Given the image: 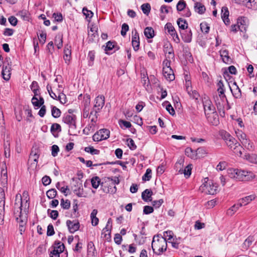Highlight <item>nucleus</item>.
Wrapping results in <instances>:
<instances>
[{
    "instance_id": "obj_60",
    "label": "nucleus",
    "mask_w": 257,
    "mask_h": 257,
    "mask_svg": "<svg viewBox=\"0 0 257 257\" xmlns=\"http://www.w3.org/2000/svg\"><path fill=\"white\" fill-rule=\"evenodd\" d=\"M84 106L86 108H88L90 103V96L89 95L86 94L84 95L83 98Z\"/></svg>"
},
{
    "instance_id": "obj_25",
    "label": "nucleus",
    "mask_w": 257,
    "mask_h": 257,
    "mask_svg": "<svg viewBox=\"0 0 257 257\" xmlns=\"http://www.w3.org/2000/svg\"><path fill=\"white\" fill-rule=\"evenodd\" d=\"M194 10L198 14L203 15L206 11V8L202 4L197 2L194 5Z\"/></svg>"
},
{
    "instance_id": "obj_23",
    "label": "nucleus",
    "mask_w": 257,
    "mask_h": 257,
    "mask_svg": "<svg viewBox=\"0 0 257 257\" xmlns=\"http://www.w3.org/2000/svg\"><path fill=\"white\" fill-rule=\"evenodd\" d=\"M255 198V195L254 194L250 195L242 198L238 200V203L241 207L245 206L249 204L251 201L254 200Z\"/></svg>"
},
{
    "instance_id": "obj_37",
    "label": "nucleus",
    "mask_w": 257,
    "mask_h": 257,
    "mask_svg": "<svg viewBox=\"0 0 257 257\" xmlns=\"http://www.w3.org/2000/svg\"><path fill=\"white\" fill-rule=\"evenodd\" d=\"M5 202H0V224H4V216L5 212Z\"/></svg>"
},
{
    "instance_id": "obj_55",
    "label": "nucleus",
    "mask_w": 257,
    "mask_h": 257,
    "mask_svg": "<svg viewBox=\"0 0 257 257\" xmlns=\"http://www.w3.org/2000/svg\"><path fill=\"white\" fill-rule=\"evenodd\" d=\"M254 241V238L253 236H248L244 241L243 243V245L245 246V248H247Z\"/></svg>"
},
{
    "instance_id": "obj_62",
    "label": "nucleus",
    "mask_w": 257,
    "mask_h": 257,
    "mask_svg": "<svg viewBox=\"0 0 257 257\" xmlns=\"http://www.w3.org/2000/svg\"><path fill=\"white\" fill-rule=\"evenodd\" d=\"M152 170L150 169H148L146 173L143 176V180L144 181H149L151 178Z\"/></svg>"
},
{
    "instance_id": "obj_3",
    "label": "nucleus",
    "mask_w": 257,
    "mask_h": 257,
    "mask_svg": "<svg viewBox=\"0 0 257 257\" xmlns=\"http://www.w3.org/2000/svg\"><path fill=\"white\" fill-rule=\"evenodd\" d=\"M152 247L154 252L157 255H161L167 248L166 238L160 235H155L152 242Z\"/></svg>"
},
{
    "instance_id": "obj_5",
    "label": "nucleus",
    "mask_w": 257,
    "mask_h": 257,
    "mask_svg": "<svg viewBox=\"0 0 257 257\" xmlns=\"http://www.w3.org/2000/svg\"><path fill=\"white\" fill-rule=\"evenodd\" d=\"M1 184L2 187H0V202H5V191L7 189L8 174L6 168H2L1 170Z\"/></svg>"
},
{
    "instance_id": "obj_45",
    "label": "nucleus",
    "mask_w": 257,
    "mask_h": 257,
    "mask_svg": "<svg viewBox=\"0 0 257 257\" xmlns=\"http://www.w3.org/2000/svg\"><path fill=\"white\" fill-rule=\"evenodd\" d=\"M52 115L55 118L59 117L61 115L60 110L56 106H53L52 108Z\"/></svg>"
},
{
    "instance_id": "obj_32",
    "label": "nucleus",
    "mask_w": 257,
    "mask_h": 257,
    "mask_svg": "<svg viewBox=\"0 0 257 257\" xmlns=\"http://www.w3.org/2000/svg\"><path fill=\"white\" fill-rule=\"evenodd\" d=\"M144 35L148 39H151L154 37V31L151 27H147L144 30Z\"/></svg>"
},
{
    "instance_id": "obj_7",
    "label": "nucleus",
    "mask_w": 257,
    "mask_h": 257,
    "mask_svg": "<svg viewBox=\"0 0 257 257\" xmlns=\"http://www.w3.org/2000/svg\"><path fill=\"white\" fill-rule=\"evenodd\" d=\"M92 17H86V21L88 22V28L89 29L88 31V35L89 37V41H93L96 39L98 36V27L96 24H92L91 23V19Z\"/></svg>"
},
{
    "instance_id": "obj_50",
    "label": "nucleus",
    "mask_w": 257,
    "mask_h": 257,
    "mask_svg": "<svg viewBox=\"0 0 257 257\" xmlns=\"http://www.w3.org/2000/svg\"><path fill=\"white\" fill-rule=\"evenodd\" d=\"M38 88V83L36 81H33L31 85V88L34 94H40Z\"/></svg>"
},
{
    "instance_id": "obj_54",
    "label": "nucleus",
    "mask_w": 257,
    "mask_h": 257,
    "mask_svg": "<svg viewBox=\"0 0 257 257\" xmlns=\"http://www.w3.org/2000/svg\"><path fill=\"white\" fill-rule=\"evenodd\" d=\"M173 232L172 231L168 230L164 232L163 237L166 238V240L167 238L168 237V240H171L173 238Z\"/></svg>"
},
{
    "instance_id": "obj_41",
    "label": "nucleus",
    "mask_w": 257,
    "mask_h": 257,
    "mask_svg": "<svg viewBox=\"0 0 257 257\" xmlns=\"http://www.w3.org/2000/svg\"><path fill=\"white\" fill-rule=\"evenodd\" d=\"M62 90H60V93L58 94L57 99L62 104H65L67 102L66 96L65 94L63 93Z\"/></svg>"
},
{
    "instance_id": "obj_40",
    "label": "nucleus",
    "mask_w": 257,
    "mask_h": 257,
    "mask_svg": "<svg viewBox=\"0 0 257 257\" xmlns=\"http://www.w3.org/2000/svg\"><path fill=\"white\" fill-rule=\"evenodd\" d=\"M111 218H109L108 219V221L107 222L105 227L102 230V234L105 233V235H106V232H107L108 234H110V229L111 227Z\"/></svg>"
},
{
    "instance_id": "obj_52",
    "label": "nucleus",
    "mask_w": 257,
    "mask_h": 257,
    "mask_svg": "<svg viewBox=\"0 0 257 257\" xmlns=\"http://www.w3.org/2000/svg\"><path fill=\"white\" fill-rule=\"evenodd\" d=\"M62 37L61 35H58L55 38V43L58 49H60L62 46Z\"/></svg>"
},
{
    "instance_id": "obj_48",
    "label": "nucleus",
    "mask_w": 257,
    "mask_h": 257,
    "mask_svg": "<svg viewBox=\"0 0 257 257\" xmlns=\"http://www.w3.org/2000/svg\"><path fill=\"white\" fill-rule=\"evenodd\" d=\"M96 113L94 112L93 114V111H91L89 116V118L90 119L91 122H92V124H90V127L94 126V123H95L97 119V116H96Z\"/></svg>"
},
{
    "instance_id": "obj_24",
    "label": "nucleus",
    "mask_w": 257,
    "mask_h": 257,
    "mask_svg": "<svg viewBox=\"0 0 257 257\" xmlns=\"http://www.w3.org/2000/svg\"><path fill=\"white\" fill-rule=\"evenodd\" d=\"M164 52L166 57L169 59H173L174 54L173 49L170 44H166L164 46Z\"/></svg>"
},
{
    "instance_id": "obj_28",
    "label": "nucleus",
    "mask_w": 257,
    "mask_h": 257,
    "mask_svg": "<svg viewBox=\"0 0 257 257\" xmlns=\"http://www.w3.org/2000/svg\"><path fill=\"white\" fill-rule=\"evenodd\" d=\"M204 110H209L215 108L211 101L208 98L204 97L203 99Z\"/></svg>"
},
{
    "instance_id": "obj_22",
    "label": "nucleus",
    "mask_w": 257,
    "mask_h": 257,
    "mask_svg": "<svg viewBox=\"0 0 257 257\" xmlns=\"http://www.w3.org/2000/svg\"><path fill=\"white\" fill-rule=\"evenodd\" d=\"M230 91L235 98H240L241 97V92L240 88L236 82H234L231 86H230Z\"/></svg>"
},
{
    "instance_id": "obj_59",
    "label": "nucleus",
    "mask_w": 257,
    "mask_h": 257,
    "mask_svg": "<svg viewBox=\"0 0 257 257\" xmlns=\"http://www.w3.org/2000/svg\"><path fill=\"white\" fill-rule=\"evenodd\" d=\"M61 206L65 209H67L70 207V202L68 200H64L63 199L61 200Z\"/></svg>"
},
{
    "instance_id": "obj_31",
    "label": "nucleus",
    "mask_w": 257,
    "mask_h": 257,
    "mask_svg": "<svg viewBox=\"0 0 257 257\" xmlns=\"http://www.w3.org/2000/svg\"><path fill=\"white\" fill-rule=\"evenodd\" d=\"M182 38L186 43H190L192 40V32L191 30L186 31L182 34Z\"/></svg>"
},
{
    "instance_id": "obj_6",
    "label": "nucleus",
    "mask_w": 257,
    "mask_h": 257,
    "mask_svg": "<svg viewBox=\"0 0 257 257\" xmlns=\"http://www.w3.org/2000/svg\"><path fill=\"white\" fill-rule=\"evenodd\" d=\"M76 120L75 115L71 114L70 112L69 113L65 114L62 118V121L69 126V131L73 133L76 128Z\"/></svg>"
},
{
    "instance_id": "obj_49",
    "label": "nucleus",
    "mask_w": 257,
    "mask_h": 257,
    "mask_svg": "<svg viewBox=\"0 0 257 257\" xmlns=\"http://www.w3.org/2000/svg\"><path fill=\"white\" fill-rule=\"evenodd\" d=\"M46 195L49 199H53L57 195V191L55 189H50L47 191Z\"/></svg>"
},
{
    "instance_id": "obj_17",
    "label": "nucleus",
    "mask_w": 257,
    "mask_h": 257,
    "mask_svg": "<svg viewBox=\"0 0 257 257\" xmlns=\"http://www.w3.org/2000/svg\"><path fill=\"white\" fill-rule=\"evenodd\" d=\"M32 103L35 107H40L44 103L43 98L40 95V94H34L32 99Z\"/></svg>"
},
{
    "instance_id": "obj_20",
    "label": "nucleus",
    "mask_w": 257,
    "mask_h": 257,
    "mask_svg": "<svg viewBox=\"0 0 257 257\" xmlns=\"http://www.w3.org/2000/svg\"><path fill=\"white\" fill-rule=\"evenodd\" d=\"M208 122L213 125H217L219 123V118L217 112L210 113L205 115Z\"/></svg>"
},
{
    "instance_id": "obj_9",
    "label": "nucleus",
    "mask_w": 257,
    "mask_h": 257,
    "mask_svg": "<svg viewBox=\"0 0 257 257\" xmlns=\"http://www.w3.org/2000/svg\"><path fill=\"white\" fill-rule=\"evenodd\" d=\"M236 136L243 146L248 150L252 149V144L246 138V135L241 131L238 130L236 132Z\"/></svg>"
},
{
    "instance_id": "obj_63",
    "label": "nucleus",
    "mask_w": 257,
    "mask_h": 257,
    "mask_svg": "<svg viewBox=\"0 0 257 257\" xmlns=\"http://www.w3.org/2000/svg\"><path fill=\"white\" fill-rule=\"evenodd\" d=\"M59 152V148L57 145H54L51 147V154L53 157L57 156Z\"/></svg>"
},
{
    "instance_id": "obj_11",
    "label": "nucleus",
    "mask_w": 257,
    "mask_h": 257,
    "mask_svg": "<svg viewBox=\"0 0 257 257\" xmlns=\"http://www.w3.org/2000/svg\"><path fill=\"white\" fill-rule=\"evenodd\" d=\"M65 246L63 243L59 241H55L53 249L50 252V257H60V253L63 252Z\"/></svg>"
},
{
    "instance_id": "obj_33",
    "label": "nucleus",
    "mask_w": 257,
    "mask_h": 257,
    "mask_svg": "<svg viewBox=\"0 0 257 257\" xmlns=\"http://www.w3.org/2000/svg\"><path fill=\"white\" fill-rule=\"evenodd\" d=\"M240 207H241V206L239 205L238 203L233 205L227 210V214L229 216L233 215Z\"/></svg>"
},
{
    "instance_id": "obj_64",
    "label": "nucleus",
    "mask_w": 257,
    "mask_h": 257,
    "mask_svg": "<svg viewBox=\"0 0 257 257\" xmlns=\"http://www.w3.org/2000/svg\"><path fill=\"white\" fill-rule=\"evenodd\" d=\"M119 124L121 127L124 128H130L132 126V124L130 122L125 121L123 120H120L119 121Z\"/></svg>"
},
{
    "instance_id": "obj_51",
    "label": "nucleus",
    "mask_w": 257,
    "mask_h": 257,
    "mask_svg": "<svg viewBox=\"0 0 257 257\" xmlns=\"http://www.w3.org/2000/svg\"><path fill=\"white\" fill-rule=\"evenodd\" d=\"M104 191L107 193L114 194L116 191V187H115V186H114L112 184H111L107 187V190H106V188L104 189Z\"/></svg>"
},
{
    "instance_id": "obj_27",
    "label": "nucleus",
    "mask_w": 257,
    "mask_h": 257,
    "mask_svg": "<svg viewBox=\"0 0 257 257\" xmlns=\"http://www.w3.org/2000/svg\"><path fill=\"white\" fill-rule=\"evenodd\" d=\"M132 46L135 51L138 50L140 46L139 36L138 33L136 34L132 37Z\"/></svg>"
},
{
    "instance_id": "obj_38",
    "label": "nucleus",
    "mask_w": 257,
    "mask_h": 257,
    "mask_svg": "<svg viewBox=\"0 0 257 257\" xmlns=\"http://www.w3.org/2000/svg\"><path fill=\"white\" fill-rule=\"evenodd\" d=\"M246 6L253 10L257 9V0H247Z\"/></svg>"
},
{
    "instance_id": "obj_35",
    "label": "nucleus",
    "mask_w": 257,
    "mask_h": 257,
    "mask_svg": "<svg viewBox=\"0 0 257 257\" xmlns=\"http://www.w3.org/2000/svg\"><path fill=\"white\" fill-rule=\"evenodd\" d=\"M191 165H187L184 169L180 171V174H184L185 176L189 177L191 174Z\"/></svg>"
},
{
    "instance_id": "obj_15",
    "label": "nucleus",
    "mask_w": 257,
    "mask_h": 257,
    "mask_svg": "<svg viewBox=\"0 0 257 257\" xmlns=\"http://www.w3.org/2000/svg\"><path fill=\"white\" fill-rule=\"evenodd\" d=\"M38 151L35 149L34 151L32 150L30 156L29 161L31 162V167L36 168L38 163V160L39 157Z\"/></svg>"
},
{
    "instance_id": "obj_58",
    "label": "nucleus",
    "mask_w": 257,
    "mask_h": 257,
    "mask_svg": "<svg viewBox=\"0 0 257 257\" xmlns=\"http://www.w3.org/2000/svg\"><path fill=\"white\" fill-rule=\"evenodd\" d=\"M200 29L202 32L207 33L209 31V26L205 22H202L200 24Z\"/></svg>"
},
{
    "instance_id": "obj_19",
    "label": "nucleus",
    "mask_w": 257,
    "mask_h": 257,
    "mask_svg": "<svg viewBox=\"0 0 257 257\" xmlns=\"http://www.w3.org/2000/svg\"><path fill=\"white\" fill-rule=\"evenodd\" d=\"M66 224L69 229V231L71 233H74L79 228L80 225L79 223L77 221H71L67 220Z\"/></svg>"
},
{
    "instance_id": "obj_1",
    "label": "nucleus",
    "mask_w": 257,
    "mask_h": 257,
    "mask_svg": "<svg viewBox=\"0 0 257 257\" xmlns=\"http://www.w3.org/2000/svg\"><path fill=\"white\" fill-rule=\"evenodd\" d=\"M29 194L27 191H24L22 196L19 193L16 195L14 215L19 224V229L21 234L25 230L27 222L26 212L29 207Z\"/></svg>"
},
{
    "instance_id": "obj_56",
    "label": "nucleus",
    "mask_w": 257,
    "mask_h": 257,
    "mask_svg": "<svg viewBox=\"0 0 257 257\" xmlns=\"http://www.w3.org/2000/svg\"><path fill=\"white\" fill-rule=\"evenodd\" d=\"M115 44L114 42L108 41L106 43V47L105 50L106 51V53H107L108 51L112 50L113 48H115Z\"/></svg>"
},
{
    "instance_id": "obj_34",
    "label": "nucleus",
    "mask_w": 257,
    "mask_h": 257,
    "mask_svg": "<svg viewBox=\"0 0 257 257\" xmlns=\"http://www.w3.org/2000/svg\"><path fill=\"white\" fill-rule=\"evenodd\" d=\"M3 77L5 80H9L10 78V68L6 66L5 67H3L2 72Z\"/></svg>"
},
{
    "instance_id": "obj_44",
    "label": "nucleus",
    "mask_w": 257,
    "mask_h": 257,
    "mask_svg": "<svg viewBox=\"0 0 257 257\" xmlns=\"http://www.w3.org/2000/svg\"><path fill=\"white\" fill-rule=\"evenodd\" d=\"M37 35L40 43L44 44L46 39V33L43 31H41L40 33H37Z\"/></svg>"
},
{
    "instance_id": "obj_43",
    "label": "nucleus",
    "mask_w": 257,
    "mask_h": 257,
    "mask_svg": "<svg viewBox=\"0 0 257 257\" xmlns=\"http://www.w3.org/2000/svg\"><path fill=\"white\" fill-rule=\"evenodd\" d=\"M84 151L87 152L89 153L92 155H97L99 153V151L96 149H95L93 147H85L84 149Z\"/></svg>"
},
{
    "instance_id": "obj_30",
    "label": "nucleus",
    "mask_w": 257,
    "mask_h": 257,
    "mask_svg": "<svg viewBox=\"0 0 257 257\" xmlns=\"http://www.w3.org/2000/svg\"><path fill=\"white\" fill-rule=\"evenodd\" d=\"M185 154L189 157L192 159H197V156L196 153V150L194 151L191 148H187L185 149Z\"/></svg>"
},
{
    "instance_id": "obj_21",
    "label": "nucleus",
    "mask_w": 257,
    "mask_h": 257,
    "mask_svg": "<svg viewBox=\"0 0 257 257\" xmlns=\"http://www.w3.org/2000/svg\"><path fill=\"white\" fill-rule=\"evenodd\" d=\"M164 77L168 81H171L175 79L174 72L171 68L167 67L163 70Z\"/></svg>"
},
{
    "instance_id": "obj_46",
    "label": "nucleus",
    "mask_w": 257,
    "mask_h": 257,
    "mask_svg": "<svg viewBox=\"0 0 257 257\" xmlns=\"http://www.w3.org/2000/svg\"><path fill=\"white\" fill-rule=\"evenodd\" d=\"M184 160L180 159L175 164V168L176 171L180 173V171L183 169Z\"/></svg>"
},
{
    "instance_id": "obj_42",
    "label": "nucleus",
    "mask_w": 257,
    "mask_h": 257,
    "mask_svg": "<svg viewBox=\"0 0 257 257\" xmlns=\"http://www.w3.org/2000/svg\"><path fill=\"white\" fill-rule=\"evenodd\" d=\"M141 9L145 15H148L150 12L151 6L149 4H144L142 5Z\"/></svg>"
},
{
    "instance_id": "obj_61",
    "label": "nucleus",
    "mask_w": 257,
    "mask_h": 257,
    "mask_svg": "<svg viewBox=\"0 0 257 257\" xmlns=\"http://www.w3.org/2000/svg\"><path fill=\"white\" fill-rule=\"evenodd\" d=\"M126 142L127 143V146L130 148V149L134 150L136 149L137 146L133 139L131 138L127 139Z\"/></svg>"
},
{
    "instance_id": "obj_18",
    "label": "nucleus",
    "mask_w": 257,
    "mask_h": 257,
    "mask_svg": "<svg viewBox=\"0 0 257 257\" xmlns=\"http://www.w3.org/2000/svg\"><path fill=\"white\" fill-rule=\"evenodd\" d=\"M74 194L78 197H85L86 195L84 193L82 185L80 183H77L73 188Z\"/></svg>"
},
{
    "instance_id": "obj_8",
    "label": "nucleus",
    "mask_w": 257,
    "mask_h": 257,
    "mask_svg": "<svg viewBox=\"0 0 257 257\" xmlns=\"http://www.w3.org/2000/svg\"><path fill=\"white\" fill-rule=\"evenodd\" d=\"M215 105L217 109L222 116L225 115L224 107L225 105L227 104L228 101L226 98H221L220 97H214Z\"/></svg>"
},
{
    "instance_id": "obj_29",
    "label": "nucleus",
    "mask_w": 257,
    "mask_h": 257,
    "mask_svg": "<svg viewBox=\"0 0 257 257\" xmlns=\"http://www.w3.org/2000/svg\"><path fill=\"white\" fill-rule=\"evenodd\" d=\"M153 192L150 189H146L142 192V197L145 201H151Z\"/></svg>"
},
{
    "instance_id": "obj_39",
    "label": "nucleus",
    "mask_w": 257,
    "mask_h": 257,
    "mask_svg": "<svg viewBox=\"0 0 257 257\" xmlns=\"http://www.w3.org/2000/svg\"><path fill=\"white\" fill-rule=\"evenodd\" d=\"M100 182V179L98 177H93L91 180L92 186L95 189H97L98 187Z\"/></svg>"
},
{
    "instance_id": "obj_53",
    "label": "nucleus",
    "mask_w": 257,
    "mask_h": 257,
    "mask_svg": "<svg viewBox=\"0 0 257 257\" xmlns=\"http://www.w3.org/2000/svg\"><path fill=\"white\" fill-rule=\"evenodd\" d=\"M88 58L89 59L88 65L92 66L93 64V61L95 58V53L94 51H90L88 54Z\"/></svg>"
},
{
    "instance_id": "obj_16",
    "label": "nucleus",
    "mask_w": 257,
    "mask_h": 257,
    "mask_svg": "<svg viewBox=\"0 0 257 257\" xmlns=\"http://www.w3.org/2000/svg\"><path fill=\"white\" fill-rule=\"evenodd\" d=\"M244 21L242 20V17L238 18L237 20V24L231 26V31L233 32L237 31V29L243 32L246 30L245 25L243 24Z\"/></svg>"
},
{
    "instance_id": "obj_14",
    "label": "nucleus",
    "mask_w": 257,
    "mask_h": 257,
    "mask_svg": "<svg viewBox=\"0 0 257 257\" xmlns=\"http://www.w3.org/2000/svg\"><path fill=\"white\" fill-rule=\"evenodd\" d=\"M105 102V98L103 95H99L97 96L94 100V104L93 107V111L95 113L99 111L103 107Z\"/></svg>"
},
{
    "instance_id": "obj_36",
    "label": "nucleus",
    "mask_w": 257,
    "mask_h": 257,
    "mask_svg": "<svg viewBox=\"0 0 257 257\" xmlns=\"http://www.w3.org/2000/svg\"><path fill=\"white\" fill-rule=\"evenodd\" d=\"M177 24L179 28L184 30L188 27V24L186 20L183 19L182 18H180L177 20Z\"/></svg>"
},
{
    "instance_id": "obj_47",
    "label": "nucleus",
    "mask_w": 257,
    "mask_h": 257,
    "mask_svg": "<svg viewBox=\"0 0 257 257\" xmlns=\"http://www.w3.org/2000/svg\"><path fill=\"white\" fill-rule=\"evenodd\" d=\"M196 153L197 158L202 157L207 154V152L205 149L203 147H200L196 150Z\"/></svg>"
},
{
    "instance_id": "obj_10",
    "label": "nucleus",
    "mask_w": 257,
    "mask_h": 257,
    "mask_svg": "<svg viewBox=\"0 0 257 257\" xmlns=\"http://www.w3.org/2000/svg\"><path fill=\"white\" fill-rule=\"evenodd\" d=\"M165 30L166 31V33L168 34L171 36L173 41L176 43H179L180 42V39L178 37V34L176 33V31L170 23H167L164 27Z\"/></svg>"
},
{
    "instance_id": "obj_13",
    "label": "nucleus",
    "mask_w": 257,
    "mask_h": 257,
    "mask_svg": "<svg viewBox=\"0 0 257 257\" xmlns=\"http://www.w3.org/2000/svg\"><path fill=\"white\" fill-rule=\"evenodd\" d=\"M110 132L107 129H101L93 136V140L95 142H99L106 140L109 137Z\"/></svg>"
},
{
    "instance_id": "obj_12",
    "label": "nucleus",
    "mask_w": 257,
    "mask_h": 257,
    "mask_svg": "<svg viewBox=\"0 0 257 257\" xmlns=\"http://www.w3.org/2000/svg\"><path fill=\"white\" fill-rule=\"evenodd\" d=\"M221 136L229 147L233 149L235 148L237 146L236 145L237 144V143L234 138L225 131H222L221 132Z\"/></svg>"
},
{
    "instance_id": "obj_2",
    "label": "nucleus",
    "mask_w": 257,
    "mask_h": 257,
    "mask_svg": "<svg viewBox=\"0 0 257 257\" xmlns=\"http://www.w3.org/2000/svg\"><path fill=\"white\" fill-rule=\"evenodd\" d=\"M227 174L230 178L241 181H249L254 177L251 172L234 168L228 169Z\"/></svg>"
},
{
    "instance_id": "obj_57",
    "label": "nucleus",
    "mask_w": 257,
    "mask_h": 257,
    "mask_svg": "<svg viewBox=\"0 0 257 257\" xmlns=\"http://www.w3.org/2000/svg\"><path fill=\"white\" fill-rule=\"evenodd\" d=\"M186 6V3L184 0H180L177 5V10L178 11H181L185 8Z\"/></svg>"
},
{
    "instance_id": "obj_4",
    "label": "nucleus",
    "mask_w": 257,
    "mask_h": 257,
    "mask_svg": "<svg viewBox=\"0 0 257 257\" xmlns=\"http://www.w3.org/2000/svg\"><path fill=\"white\" fill-rule=\"evenodd\" d=\"M218 186L212 180L205 178L202 184L200 186L199 190L206 194L214 195L216 193Z\"/></svg>"
},
{
    "instance_id": "obj_26",
    "label": "nucleus",
    "mask_w": 257,
    "mask_h": 257,
    "mask_svg": "<svg viewBox=\"0 0 257 257\" xmlns=\"http://www.w3.org/2000/svg\"><path fill=\"white\" fill-rule=\"evenodd\" d=\"M220 56L223 62L228 64L231 62V59L228 55V52L226 50L222 49L220 51Z\"/></svg>"
}]
</instances>
